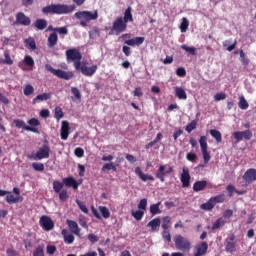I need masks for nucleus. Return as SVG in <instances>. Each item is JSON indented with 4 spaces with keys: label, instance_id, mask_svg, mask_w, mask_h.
Instances as JSON below:
<instances>
[{
    "label": "nucleus",
    "instance_id": "f257e3e1",
    "mask_svg": "<svg viewBox=\"0 0 256 256\" xmlns=\"http://www.w3.org/2000/svg\"><path fill=\"white\" fill-rule=\"evenodd\" d=\"M75 10V6L73 5H65V4H54L49 5L43 8V12L45 14H68Z\"/></svg>",
    "mask_w": 256,
    "mask_h": 256
},
{
    "label": "nucleus",
    "instance_id": "f03ea898",
    "mask_svg": "<svg viewBox=\"0 0 256 256\" xmlns=\"http://www.w3.org/2000/svg\"><path fill=\"white\" fill-rule=\"evenodd\" d=\"M75 17L80 20L81 26L86 27L91 21L98 18V11H79Z\"/></svg>",
    "mask_w": 256,
    "mask_h": 256
},
{
    "label": "nucleus",
    "instance_id": "7ed1b4c3",
    "mask_svg": "<svg viewBox=\"0 0 256 256\" xmlns=\"http://www.w3.org/2000/svg\"><path fill=\"white\" fill-rule=\"evenodd\" d=\"M174 245L178 251L189 252L191 250V241L180 234L174 236Z\"/></svg>",
    "mask_w": 256,
    "mask_h": 256
},
{
    "label": "nucleus",
    "instance_id": "20e7f679",
    "mask_svg": "<svg viewBox=\"0 0 256 256\" xmlns=\"http://www.w3.org/2000/svg\"><path fill=\"white\" fill-rule=\"evenodd\" d=\"M50 148L48 145L44 144L41 146L38 151L30 156H28L33 161H42V159H49L50 157Z\"/></svg>",
    "mask_w": 256,
    "mask_h": 256
},
{
    "label": "nucleus",
    "instance_id": "39448f33",
    "mask_svg": "<svg viewBox=\"0 0 256 256\" xmlns=\"http://www.w3.org/2000/svg\"><path fill=\"white\" fill-rule=\"evenodd\" d=\"M207 137L206 136H200V140H199V143H200V149L202 151V157L204 159V163H209V161H211V154L210 152L208 151V144H207Z\"/></svg>",
    "mask_w": 256,
    "mask_h": 256
},
{
    "label": "nucleus",
    "instance_id": "423d86ee",
    "mask_svg": "<svg viewBox=\"0 0 256 256\" xmlns=\"http://www.w3.org/2000/svg\"><path fill=\"white\" fill-rule=\"evenodd\" d=\"M66 55H67V58L68 60H72L74 61V66L77 70L80 69V66H81V58H82V55L81 53L77 50V49H70V50H67L66 52Z\"/></svg>",
    "mask_w": 256,
    "mask_h": 256
},
{
    "label": "nucleus",
    "instance_id": "0eeeda50",
    "mask_svg": "<svg viewBox=\"0 0 256 256\" xmlns=\"http://www.w3.org/2000/svg\"><path fill=\"white\" fill-rule=\"evenodd\" d=\"M169 173H173V167L171 165H160V167H158V171H156V178L160 179V181L164 183L165 177L166 175H169Z\"/></svg>",
    "mask_w": 256,
    "mask_h": 256
},
{
    "label": "nucleus",
    "instance_id": "6e6552de",
    "mask_svg": "<svg viewBox=\"0 0 256 256\" xmlns=\"http://www.w3.org/2000/svg\"><path fill=\"white\" fill-rule=\"evenodd\" d=\"M126 28H127V23L123 20L122 17H118L116 18V20H114L111 34L119 35L121 32L125 31Z\"/></svg>",
    "mask_w": 256,
    "mask_h": 256
},
{
    "label": "nucleus",
    "instance_id": "1a4fd4ad",
    "mask_svg": "<svg viewBox=\"0 0 256 256\" xmlns=\"http://www.w3.org/2000/svg\"><path fill=\"white\" fill-rule=\"evenodd\" d=\"M233 137L236 141H242V139H245L246 141H250L253 137V134L250 130L246 131H237L233 132Z\"/></svg>",
    "mask_w": 256,
    "mask_h": 256
},
{
    "label": "nucleus",
    "instance_id": "9d476101",
    "mask_svg": "<svg viewBox=\"0 0 256 256\" xmlns=\"http://www.w3.org/2000/svg\"><path fill=\"white\" fill-rule=\"evenodd\" d=\"M40 225L46 232L54 229V222L48 216H43L40 218Z\"/></svg>",
    "mask_w": 256,
    "mask_h": 256
},
{
    "label": "nucleus",
    "instance_id": "9b49d317",
    "mask_svg": "<svg viewBox=\"0 0 256 256\" xmlns=\"http://www.w3.org/2000/svg\"><path fill=\"white\" fill-rule=\"evenodd\" d=\"M243 180L245 181L246 185H250L251 183H253V181H256V170L253 168L248 169L243 174Z\"/></svg>",
    "mask_w": 256,
    "mask_h": 256
},
{
    "label": "nucleus",
    "instance_id": "f8f14e48",
    "mask_svg": "<svg viewBox=\"0 0 256 256\" xmlns=\"http://www.w3.org/2000/svg\"><path fill=\"white\" fill-rule=\"evenodd\" d=\"M208 250L207 242H200L194 247V256H204Z\"/></svg>",
    "mask_w": 256,
    "mask_h": 256
},
{
    "label": "nucleus",
    "instance_id": "ddd939ff",
    "mask_svg": "<svg viewBox=\"0 0 256 256\" xmlns=\"http://www.w3.org/2000/svg\"><path fill=\"white\" fill-rule=\"evenodd\" d=\"M191 176L189 174V169L187 167L182 168V174L180 176V181H182V187H188L190 185Z\"/></svg>",
    "mask_w": 256,
    "mask_h": 256
},
{
    "label": "nucleus",
    "instance_id": "4468645a",
    "mask_svg": "<svg viewBox=\"0 0 256 256\" xmlns=\"http://www.w3.org/2000/svg\"><path fill=\"white\" fill-rule=\"evenodd\" d=\"M14 125H16L18 129H25V131H31L32 133H39L37 128L27 126L26 123L20 119L14 120Z\"/></svg>",
    "mask_w": 256,
    "mask_h": 256
},
{
    "label": "nucleus",
    "instance_id": "2eb2a0df",
    "mask_svg": "<svg viewBox=\"0 0 256 256\" xmlns=\"http://www.w3.org/2000/svg\"><path fill=\"white\" fill-rule=\"evenodd\" d=\"M235 240V236L231 235L228 237V239L226 240V246H225V250L228 253H233L236 251V243L234 242Z\"/></svg>",
    "mask_w": 256,
    "mask_h": 256
},
{
    "label": "nucleus",
    "instance_id": "dca6fc26",
    "mask_svg": "<svg viewBox=\"0 0 256 256\" xmlns=\"http://www.w3.org/2000/svg\"><path fill=\"white\" fill-rule=\"evenodd\" d=\"M98 67L97 65H93L91 67L85 66V65H80V69L81 72L85 75V76H92L95 74V72L97 71Z\"/></svg>",
    "mask_w": 256,
    "mask_h": 256
},
{
    "label": "nucleus",
    "instance_id": "f3484780",
    "mask_svg": "<svg viewBox=\"0 0 256 256\" xmlns=\"http://www.w3.org/2000/svg\"><path fill=\"white\" fill-rule=\"evenodd\" d=\"M67 225L69 226V230L72 234L80 237L81 229L78 226V223L73 220H67Z\"/></svg>",
    "mask_w": 256,
    "mask_h": 256
},
{
    "label": "nucleus",
    "instance_id": "a211bd4d",
    "mask_svg": "<svg viewBox=\"0 0 256 256\" xmlns=\"http://www.w3.org/2000/svg\"><path fill=\"white\" fill-rule=\"evenodd\" d=\"M69 131H70L69 123L67 121H62L61 139H63V141H67L69 137Z\"/></svg>",
    "mask_w": 256,
    "mask_h": 256
},
{
    "label": "nucleus",
    "instance_id": "6ab92c4d",
    "mask_svg": "<svg viewBox=\"0 0 256 256\" xmlns=\"http://www.w3.org/2000/svg\"><path fill=\"white\" fill-rule=\"evenodd\" d=\"M134 173H136L142 181H154V177L150 174H144L140 167H136Z\"/></svg>",
    "mask_w": 256,
    "mask_h": 256
},
{
    "label": "nucleus",
    "instance_id": "aec40b11",
    "mask_svg": "<svg viewBox=\"0 0 256 256\" xmlns=\"http://www.w3.org/2000/svg\"><path fill=\"white\" fill-rule=\"evenodd\" d=\"M161 226V220L159 218H154L152 221L148 222V228L152 232H158Z\"/></svg>",
    "mask_w": 256,
    "mask_h": 256
},
{
    "label": "nucleus",
    "instance_id": "412c9836",
    "mask_svg": "<svg viewBox=\"0 0 256 256\" xmlns=\"http://www.w3.org/2000/svg\"><path fill=\"white\" fill-rule=\"evenodd\" d=\"M16 21L24 26H28L31 23L30 18L27 17L24 13H18L16 16Z\"/></svg>",
    "mask_w": 256,
    "mask_h": 256
},
{
    "label": "nucleus",
    "instance_id": "4be33fe9",
    "mask_svg": "<svg viewBox=\"0 0 256 256\" xmlns=\"http://www.w3.org/2000/svg\"><path fill=\"white\" fill-rule=\"evenodd\" d=\"M145 41L144 37H134L130 40H126L124 41V44L128 45V46H139L141 44H143V42Z\"/></svg>",
    "mask_w": 256,
    "mask_h": 256
},
{
    "label": "nucleus",
    "instance_id": "5701e85b",
    "mask_svg": "<svg viewBox=\"0 0 256 256\" xmlns=\"http://www.w3.org/2000/svg\"><path fill=\"white\" fill-rule=\"evenodd\" d=\"M54 75L58 76L59 78L69 80L73 77L74 74L71 71L66 72L60 69H56V72Z\"/></svg>",
    "mask_w": 256,
    "mask_h": 256
},
{
    "label": "nucleus",
    "instance_id": "b1692460",
    "mask_svg": "<svg viewBox=\"0 0 256 256\" xmlns=\"http://www.w3.org/2000/svg\"><path fill=\"white\" fill-rule=\"evenodd\" d=\"M63 183L66 187H73V189H78L79 184L73 177H68L63 179Z\"/></svg>",
    "mask_w": 256,
    "mask_h": 256
},
{
    "label": "nucleus",
    "instance_id": "393cba45",
    "mask_svg": "<svg viewBox=\"0 0 256 256\" xmlns=\"http://www.w3.org/2000/svg\"><path fill=\"white\" fill-rule=\"evenodd\" d=\"M174 93L176 94V97L181 100H186L187 99V93L182 87H174Z\"/></svg>",
    "mask_w": 256,
    "mask_h": 256
},
{
    "label": "nucleus",
    "instance_id": "a878e982",
    "mask_svg": "<svg viewBox=\"0 0 256 256\" xmlns=\"http://www.w3.org/2000/svg\"><path fill=\"white\" fill-rule=\"evenodd\" d=\"M6 201L10 204L19 203L20 201H23V198L21 196H15L11 192H8V194L6 196Z\"/></svg>",
    "mask_w": 256,
    "mask_h": 256
},
{
    "label": "nucleus",
    "instance_id": "bb28decb",
    "mask_svg": "<svg viewBox=\"0 0 256 256\" xmlns=\"http://www.w3.org/2000/svg\"><path fill=\"white\" fill-rule=\"evenodd\" d=\"M226 224V220L224 218H219L212 223V230H218L224 227Z\"/></svg>",
    "mask_w": 256,
    "mask_h": 256
},
{
    "label": "nucleus",
    "instance_id": "cd10ccee",
    "mask_svg": "<svg viewBox=\"0 0 256 256\" xmlns=\"http://www.w3.org/2000/svg\"><path fill=\"white\" fill-rule=\"evenodd\" d=\"M215 207L212 198H210L206 203L200 205V209L204 211H212Z\"/></svg>",
    "mask_w": 256,
    "mask_h": 256
},
{
    "label": "nucleus",
    "instance_id": "c85d7f7f",
    "mask_svg": "<svg viewBox=\"0 0 256 256\" xmlns=\"http://www.w3.org/2000/svg\"><path fill=\"white\" fill-rule=\"evenodd\" d=\"M160 206L161 202L150 205V214H152V216L161 214Z\"/></svg>",
    "mask_w": 256,
    "mask_h": 256
},
{
    "label": "nucleus",
    "instance_id": "c756f323",
    "mask_svg": "<svg viewBox=\"0 0 256 256\" xmlns=\"http://www.w3.org/2000/svg\"><path fill=\"white\" fill-rule=\"evenodd\" d=\"M50 98H51V93H43L35 97L33 99V103L35 105L37 102L46 101V100H49Z\"/></svg>",
    "mask_w": 256,
    "mask_h": 256
},
{
    "label": "nucleus",
    "instance_id": "7c9ffc66",
    "mask_svg": "<svg viewBox=\"0 0 256 256\" xmlns=\"http://www.w3.org/2000/svg\"><path fill=\"white\" fill-rule=\"evenodd\" d=\"M205 187H207V181L202 180V181H197L196 183H194V191L198 192V191H203V189H205Z\"/></svg>",
    "mask_w": 256,
    "mask_h": 256
},
{
    "label": "nucleus",
    "instance_id": "2f4dec72",
    "mask_svg": "<svg viewBox=\"0 0 256 256\" xmlns=\"http://www.w3.org/2000/svg\"><path fill=\"white\" fill-rule=\"evenodd\" d=\"M210 135H212L213 139H215L216 143H221L222 141V134L215 129L210 130Z\"/></svg>",
    "mask_w": 256,
    "mask_h": 256
},
{
    "label": "nucleus",
    "instance_id": "473e14b6",
    "mask_svg": "<svg viewBox=\"0 0 256 256\" xmlns=\"http://www.w3.org/2000/svg\"><path fill=\"white\" fill-rule=\"evenodd\" d=\"M238 107H239V109H242L243 111H245V109H248L249 104L244 96L239 97Z\"/></svg>",
    "mask_w": 256,
    "mask_h": 256
},
{
    "label": "nucleus",
    "instance_id": "72a5a7b5",
    "mask_svg": "<svg viewBox=\"0 0 256 256\" xmlns=\"http://www.w3.org/2000/svg\"><path fill=\"white\" fill-rule=\"evenodd\" d=\"M145 212L142 210H132V217L136 220V221H141L143 219Z\"/></svg>",
    "mask_w": 256,
    "mask_h": 256
},
{
    "label": "nucleus",
    "instance_id": "f704fd0d",
    "mask_svg": "<svg viewBox=\"0 0 256 256\" xmlns=\"http://www.w3.org/2000/svg\"><path fill=\"white\" fill-rule=\"evenodd\" d=\"M182 48V50L188 52V54H191V55H196L197 53V48L194 47V46H188V45H182L180 46Z\"/></svg>",
    "mask_w": 256,
    "mask_h": 256
},
{
    "label": "nucleus",
    "instance_id": "c9c22d12",
    "mask_svg": "<svg viewBox=\"0 0 256 256\" xmlns=\"http://www.w3.org/2000/svg\"><path fill=\"white\" fill-rule=\"evenodd\" d=\"M188 28H189V20L186 17H184L182 19V23H180V32L185 33L187 32Z\"/></svg>",
    "mask_w": 256,
    "mask_h": 256
},
{
    "label": "nucleus",
    "instance_id": "e433bc0d",
    "mask_svg": "<svg viewBox=\"0 0 256 256\" xmlns=\"http://www.w3.org/2000/svg\"><path fill=\"white\" fill-rule=\"evenodd\" d=\"M58 36L56 33H52L48 38V44L50 47H53L57 44Z\"/></svg>",
    "mask_w": 256,
    "mask_h": 256
},
{
    "label": "nucleus",
    "instance_id": "4c0bfd02",
    "mask_svg": "<svg viewBox=\"0 0 256 256\" xmlns=\"http://www.w3.org/2000/svg\"><path fill=\"white\" fill-rule=\"evenodd\" d=\"M24 43H25L26 47H28V48H30L32 50L36 49V43H35V40L33 38L25 39Z\"/></svg>",
    "mask_w": 256,
    "mask_h": 256
},
{
    "label": "nucleus",
    "instance_id": "58836bf2",
    "mask_svg": "<svg viewBox=\"0 0 256 256\" xmlns=\"http://www.w3.org/2000/svg\"><path fill=\"white\" fill-rule=\"evenodd\" d=\"M99 212L102 214L104 219H109L110 218V211L107 207L100 206L99 207Z\"/></svg>",
    "mask_w": 256,
    "mask_h": 256
},
{
    "label": "nucleus",
    "instance_id": "ea45409f",
    "mask_svg": "<svg viewBox=\"0 0 256 256\" xmlns=\"http://www.w3.org/2000/svg\"><path fill=\"white\" fill-rule=\"evenodd\" d=\"M35 27L38 28L39 30H43L47 27V22L44 19H38L35 22Z\"/></svg>",
    "mask_w": 256,
    "mask_h": 256
},
{
    "label": "nucleus",
    "instance_id": "a19ab883",
    "mask_svg": "<svg viewBox=\"0 0 256 256\" xmlns=\"http://www.w3.org/2000/svg\"><path fill=\"white\" fill-rule=\"evenodd\" d=\"M102 171H117V167L114 163H107L102 167Z\"/></svg>",
    "mask_w": 256,
    "mask_h": 256
},
{
    "label": "nucleus",
    "instance_id": "79ce46f5",
    "mask_svg": "<svg viewBox=\"0 0 256 256\" xmlns=\"http://www.w3.org/2000/svg\"><path fill=\"white\" fill-rule=\"evenodd\" d=\"M63 187H64V184L62 182H59V181L53 182V189L56 193H60Z\"/></svg>",
    "mask_w": 256,
    "mask_h": 256
},
{
    "label": "nucleus",
    "instance_id": "37998d69",
    "mask_svg": "<svg viewBox=\"0 0 256 256\" xmlns=\"http://www.w3.org/2000/svg\"><path fill=\"white\" fill-rule=\"evenodd\" d=\"M210 199H212L214 206H216L217 203H223V201H225L224 195H217V196L211 197Z\"/></svg>",
    "mask_w": 256,
    "mask_h": 256
},
{
    "label": "nucleus",
    "instance_id": "c03bdc74",
    "mask_svg": "<svg viewBox=\"0 0 256 256\" xmlns=\"http://www.w3.org/2000/svg\"><path fill=\"white\" fill-rule=\"evenodd\" d=\"M236 44L237 43L234 42L233 44L230 45V41L226 40V41L223 42V47H225L227 51L231 52L232 50L235 49Z\"/></svg>",
    "mask_w": 256,
    "mask_h": 256
},
{
    "label": "nucleus",
    "instance_id": "a18cd8bd",
    "mask_svg": "<svg viewBox=\"0 0 256 256\" xmlns=\"http://www.w3.org/2000/svg\"><path fill=\"white\" fill-rule=\"evenodd\" d=\"M171 223V218L166 216L164 218H162V229L167 230L169 229Z\"/></svg>",
    "mask_w": 256,
    "mask_h": 256
},
{
    "label": "nucleus",
    "instance_id": "49530a36",
    "mask_svg": "<svg viewBox=\"0 0 256 256\" xmlns=\"http://www.w3.org/2000/svg\"><path fill=\"white\" fill-rule=\"evenodd\" d=\"M146 209H147V199L144 198L140 200V203H138V210L145 213Z\"/></svg>",
    "mask_w": 256,
    "mask_h": 256
},
{
    "label": "nucleus",
    "instance_id": "de8ad7c7",
    "mask_svg": "<svg viewBox=\"0 0 256 256\" xmlns=\"http://www.w3.org/2000/svg\"><path fill=\"white\" fill-rule=\"evenodd\" d=\"M34 91H35V89L32 85L27 84V85L24 86V94L26 96H29V95L33 94Z\"/></svg>",
    "mask_w": 256,
    "mask_h": 256
},
{
    "label": "nucleus",
    "instance_id": "09e8293b",
    "mask_svg": "<svg viewBox=\"0 0 256 256\" xmlns=\"http://www.w3.org/2000/svg\"><path fill=\"white\" fill-rule=\"evenodd\" d=\"M126 23L128 21H133V17L131 14V8L126 9V12H124V19H123Z\"/></svg>",
    "mask_w": 256,
    "mask_h": 256
},
{
    "label": "nucleus",
    "instance_id": "8fccbe9b",
    "mask_svg": "<svg viewBox=\"0 0 256 256\" xmlns=\"http://www.w3.org/2000/svg\"><path fill=\"white\" fill-rule=\"evenodd\" d=\"M63 117H64V113H63L62 109L60 107H56L55 108V119L60 121V119H63Z\"/></svg>",
    "mask_w": 256,
    "mask_h": 256
},
{
    "label": "nucleus",
    "instance_id": "3c124183",
    "mask_svg": "<svg viewBox=\"0 0 256 256\" xmlns=\"http://www.w3.org/2000/svg\"><path fill=\"white\" fill-rule=\"evenodd\" d=\"M24 63H25L26 65H28L29 67H33L34 64H35L33 58H32L31 56H29V55H26V56H25V58H24Z\"/></svg>",
    "mask_w": 256,
    "mask_h": 256
},
{
    "label": "nucleus",
    "instance_id": "603ef678",
    "mask_svg": "<svg viewBox=\"0 0 256 256\" xmlns=\"http://www.w3.org/2000/svg\"><path fill=\"white\" fill-rule=\"evenodd\" d=\"M197 127V122L196 121H192L190 122L187 126H186V131L188 133H191L192 131H194V129H196Z\"/></svg>",
    "mask_w": 256,
    "mask_h": 256
},
{
    "label": "nucleus",
    "instance_id": "864d4df0",
    "mask_svg": "<svg viewBox=\"0 0 256 256\" xmlns=\"http://www.w3.org/2000/svg\"><path fill=\"white\" fill-rule=\"evenodd\" d=\"M57 251V247L55 245L49 244L47 245V254L48 255H54Z\"/></svg>",
    "mask_w": 256,
    "mask_h": 256
},
{
    "label": "nucleus",
    "instance_id": "5fc2aeb1",
    "mask_svg": "<svg viewBox=\"0 0 256 256\" xmlns=\"http://www.w3.org/2000/svg\"><path fill=\"white\" fill-rule=\"evenodd\" d=\"M76 203L78 204L80 210L84 213V214H88L89 213V210L88 208L86 207V205L81 202L80 200H77Z\"/></svg>",
    "mask_w": 256,
    "mask_h": 256
},
{
    "label": "nucleus",
    "instance_id": "6e6d98bb",
    "mask_svg": "<svg viewBox=\"0 0 256 256\" xmlns=\"http://www.w3.org/2000/svg\"><path fill=\"white\" fill-rule=\"evenodd\" d=\"M162 238L167 242H171V234L169 229H164V231L162 232Z\"/></svg>",
    "mask_w": 256,
    "mask_h": 256
},
{
    "label": "nucleus",
    "instance_id": "4d7b16f0",
    "mask_svg": "<svg viewBox=\"0 0 256 256\" xmlns=\"http://www.w3.org/2000/svg\"><path fill=\"white\" fill-rule=\"evenodd\" d=\"M28 125H29V127H34V129H36L35 127H39L40 122H39L38 119L32 118V119H30V120L28 121Z\"/></svg>",
    "mask_w": 256,
    "mask_h": 256
},
{
    "label": "nucleus",
    "instance_id": "13d9d810",
    "mask_svg": "<svg viewBox=\"0 0 256 256\" xmlns=\"http://www.w3.org/2000/svg\"><path fill=\"white\" fill-rule=\"evenodd\" d=\"M4 57H5V60L3 61L4 63H6L8 65H12L13 64V60L10 57L9 51H5L4 52Z\"/></svg>",
    "mask_w": 256,
    "mask_h": 256
},
{
    "label": "nucleus",
    "instance_id": "bf43d9fd",
    "mask_svg": "<svg viewBox=\"0 0 256 256\" xmlns=\"http://www.w3.org/2000/svg\"><path fill=\"white\" fill-rule=\"evenodd\" d=\"M34 256H44V245H39L34 252Z\"/></svg>",
    "mask_w": 256,
    "mask_h": 256
},
{
    "label": "nucleus",
    "instance_id": "052dcab7",
    "mask_svg": "<svg viewBox=\"0 0 256 256\" xmlns=\"http://www.w3.org/2000/svg\"><path fill=\"white\" fill-rule=\"evenodd\" d=\"M32 167H33V169H35V171H44V169H45L44 164L37 163V162H34L32 164Z\"/></svg>",
    "mask_w": 256,
    "mask_h": 256
},
{
    "label": "nucleus",
    "instance_id": "680f3d73",
    "mask_svg": "<svg viewBox=\"0 0 256 256\" xmlns=\"http://www.w3.org/2000/svg\"><path fill=\"white\" fill-rule=\"evenodd\" d=\"M226 97H227L226 93H223V92H221V93H216V94L214 95V100H215V101H221V100L226 99Z\"/></svg>",
    "mask_w": 256,
    "mask_h": 256
},
{
    "label": "nucleus",
    "instance_id": "e2e57ef3",
    "mask_svg": "<svg viewBox=\"0 0 256 256\" xmlns=\"http://www.w3.org/2000/svg\"><path fill=\"white\" fill-rule=\"evenodd\" d=\"M74 240H75V237L72 235V234H69L67 235L65 238H64V241L66 244L68 245H71L74 243Z\"/></svg>",
    "mask_w": 256,
    "mask_h": 256
},
{
    "label": "nucleus",
    "instance_id": "0e129e2a",
    "mask_svg": "<svg viewBox=\"0 0 256 256\" xmlns=\"http://www.w3.org/2000/svg\"><path fill=\"white\" fill-rule=\"evenodd\" d=\"M186 159H188V161L194 163V161H196V159H197V154L190 152V153L186 154Z\"/></svg>",
    "mask_w": 256,
    "mask_h": 256
},
{
    "label": "nucleus",
    "instance_id": "69168bd1",
    "mask_svg": "<svg viewBox=\"0 0 256 256\" xmlns=\"http://www.w3.org/2000/svg\"><path fill=\"white\" fill-rule=\"evenodd\" d=\"M79 223H80V226L83 227L84 229L88 230V225H87V222H86V219L84 216H80L79 217Z\"/></svg>",
    "mask_w": 256,
    "mask_h": 256
},
{
    "label": "nucleus",
    "instance_id": "338daca9",
    "mask_svg": "<svg viewBox=\"0 0 256 256\" xmlns=\"http://www.w3.org/2000/svg\"><path fill=\"white\" fill-rule=\"evenodd\" d=\"M75 155L81 159V157H84V150L80 147L76 148Z\"/></svg>",
    "mask_w": 256,
    "mask_h": 256
},
{
    "label": "nucleus",
    "instance_id": "774afa93",
    "mask_svg": "<svg viewBox=\"0 0 256 256\" xmlns=\"http://www.w3.org/2000/svg\"><path fill=\"white\" fill-rule=\"evenodd\" d=\"M71 91L77 99H81V93L78 88L72 87Z\"/></svg>",
    "mask_w": 256,
    "mask_h": 256
}]
</instances>
